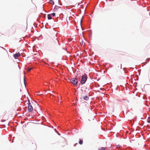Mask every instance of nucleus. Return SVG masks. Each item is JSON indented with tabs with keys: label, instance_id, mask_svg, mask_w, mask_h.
I'll use <instances>...</instances> for the list:
<instances>
[{
	"label": "nucleus",
	"instance_id": "nucleus-15",
	"mask_svg": "<svg viewBox=\"0 0 150 150\" xmlns=\"http://www.w3.org/2000/svg\"><path fill=\"white\" fill-rule=\"evenodd\" d=\"M52 15L54 16H55V13H52Z\"/></svg>",
	"mask_w": 150,
	"mask_h": 150
},
{
	"label": "nucleus",
	"instance_id": "nucleus-19",
	"mask_svg": "<svg viewBox=\"0 0 150 150\" xmlns=\"http://www.w3.org/2000/svg\"><path fill=\"white\" fill-rule=\"evenodd\" d=\"M53 4H54V2L53 1Z\"/></svg>",
	"mask_w": 150,
	"mask_h": 150
},
{
	"label": "nucleus",
	"instance_id": "nucleus-13",
	"mask_svg": "<svg viewBox=\"0 0 150 150\" xmlns=\"http://www.w3.org/2000/svg\"><path fill=\"white\" fill-rule=\"evenodd\" d=\"M80 41L81 45H83V42L82 40H80Z\"/></svg>",
	"mask_w": 150,
	"mask_h": 150
},
{
	"label": "nucleus",
	"instance_id": "nucleus-1",
	"mask_svg": "<svg viewBox=\"0 0 150 150\" xmlns=\"http://www.w3.org/2000/svg\"><path fill=\"white\" fill-rule=\"evenodd\" d=\"M48 42L51 45H54L58 42V40L55 36L51 35L49 36L47 38Z\"/></svg>",
	"mask_w": 150,
	"mask_h": 150
},
{
	"label": "nucleus",
	"instance_id": "nucleus-6",
	"mask_svg": "<svg viewBox=\"0 0 150 150\" xmlns=\"http://www.w3.org/2000/svg\"><path fill=\"white\" fill-rule=\"evenodd\" d=\"M20 55V54L18 52L16 54H15L13 56L15 58V59H16L18 57H19Z\"/></svg>",
	"mask_w": 150,
	"mask_h": 150
},
{
	"label": "nucleus",
	"instance_id": "nucleus-17",
	"mask_svg": "<svg viewBox=\"0 0 150 150\" xmlns=\"http://www.w3.org/2000/svg\"><path fill=\"white\" fill-rule=\"evenodd\" d=\"M77 144V143H76V144H75L74 145V146H76V144Z\"/></svg>",
	"mask_w": 150,
	"mask_h": 150
},
{
	"label": "nucleus",
	"instance_id": "nucleus-9",
	"mask_svg": "<svg viewBox=\"0 0 150 150\" xmlns=\"http://www.w3.org/2000/svg\"><path fill=\"white\" fill-rule=\"evenodd\" d=\"M47 18L48 19H52V17L51 16L50 14H48L47 15Z\"/></svg>",
	"mask_w": 150,
	"mask_h": 150
},
{
	"label": "nucleus",
	"instance_id": "nucleus-11",
	"mask_svg": "<svg viewBox=\"0 0 150 150\" xmlns=\"http://www.w3.org/2000/svg\"><path fill=\"white\" fill-rule=\"evenodd\" d=\"M58 8V9H59V8H60V9H61V8L60 7H59L58 6H56V7L54 8V11H56V10H55L56 9H57V8Z\"/></svg>",
	"mask_w": 150,
	"mask_h": 150
},
{
	"label": "nucleus",
	"instance_id": "nucleus-7",
	"mask_svg": "<svg viewBox=\"0 0 150 150\" xmlns=\"http://www.w3.org/2000/svg\"><path fill=\"white\" fill-rule=\"evenodd\" d=\"M119 54L122 55H125V52H119Z\"/></svg>",
	"mask_w": 150,
	"mask_h": 150
},
{
	"label": "nucleus",
	"instance_id": "nucleus-4",
	"mask_svg": "<svg viewBox=\"0 0 150 150\" xmlns=\"http://www.w3.org/2000/svg\"><path fill=\"white\" fill-rule=\"evenodd\" d=\"M81 98L87 101L89 99V97L86 95H85V93H82L81 94Z\"/></svg>",
	"mask_w": 150,
	"mask_h": 150
},
{
	"label": "nucleus",
	"instance_id": "nucleus-16",
	"mask_svg": "<svg viewBox=\"0 0 150 150\" xmlns=\"http://www.w3.org/2000/svg\"><path fill=\"white\" fill-rule=\"evenodd\" d=\"M23 80H24V84L25 85V78L24 77V78H23Z\"/></svg>",
	"mask_w": 150,
	"mask_h": 150
},
{
	"label": "nucleus",
	"instance_id": "nucleus-10",
	"mask_svg": "<svg viewBox=\"0 0 150 150\" xmlns=\"http://www.w3.org/2000/svg\"><path fill=\"white\" fill-rule=\"evenodd\" d=\"M79 143L80 144H83V141L81 139H80L79 142Z\"/></svg>",
	"mask_w": 150,
	"mask_h": 150
},
{
	"label": "nucleus",
	"instance_id": "nucleus-20",
	"mask_svg": "<svg viewBox=\"0 0 150 150\" xmlns=\"http://www.w3.org/2000/svg\"><path fill=\"white\" fill-rule=\"evenodd\" d=\"M121 67H120V69H121Z\"/></svg>",
	"mask_w": 150,
	"mask_h": 150
},
{
	"label": "nucleus",
	"instance_id": "nucleus-5",
	"mask_svg": "<svg viewBox=\"0 0 150 150\" xmlns=\"http://www.w3.org/2000/svg\"><path fill=\"white\" fill-rule=\"evenodd\" d=\"M71 82L74 86L76 85L78 82V80L75 78H72L71 80Z\"/></svg>",
	"mask_w": 150,
	"mask_h": 150
},
{
	"label": "nucleus",
	"instance_id": "nucleus-12",
	"mask_svg": "<svg viewBox=\"0 0 150 150\" xmlns=\"http://www.w3.org/2000/svg\"><path fill=\"white\" fill-rule=\"evenodd\" d=\"M147 122L148 123H150V117H148Z\"/></svg>",
	"mask_w": 150,
	"mask_h": 150
},
{
	"label": "nucleus",
	"instance_id": "nucleus-3",
	"mask_svg": "<svg viewBox=\"0 0 150 150\" xmlns=\"http://www.w3.org/2000/svg\"><path fill=\"white\" fill-rule=\"evenodd\" d=\"M87 77L86 76L83 75L82 76L81 83V84H84L86 81Z\"/></svg>",
	"mask_w": 150,
	"mask_h": 150
},
{
	"label": "nucleus",
	"instance_id": "nucleus-14",
	"mask_svg": "<svg viewBox=\"0 0 150 150\" xmlns=\"http://www.w3.org/2000/svg\"><path fill=\"white\" fill-rule=\"evenodd\" d=\"M33 69V68H30L28 70V71L29 72L30 71Z\"/></svg>",
	"mask_w": 150,
	"mask_h": 150
},
{
	"label": "nucleus",
	"instance_id": "nucleus-21",
	"mask_svg": "<svg viewBox=\"0 0 150 150\" xmlns=\"http://www.w3.org/2000/svg\"><path fill=\"white\" fill-rule=\"evenodd\" d=\"M34 144V145H35V143Z\"/></svg>",
	"mask_w": 150,
	"mask_h": 150
},
{
	"label": "nucleus",
	"instance_id": "nucleus-8",
	"mask_svg": "<svg viewBox=\"0 0 150 150\" xmlns=\"http://www.w3.org/2000/svg\"><path fill=\"white\" fill-rule=\"evenodd\" d=\"M105 149V148L104 147H102L99 148L98 149V150H104Z\"/></svg>",
	"mask_w": 150,
	"mask_h": 150
},
{
	"label": "nucleus",
	"instance_id": "nucleus-2",
	"mask_svg": "<svg viewBox=\"0 0 150 150\" xmlns=\"http://www.w3.org/2000/svg\"><path fill=\"white\" fill-rule=\"evenodd\" d=\"M28 107V110L29 112H32L33 110V108L30 105V102L29 99L28 100L27 102Z\"/></svg>",
	"mask_w": 150,
	"mask_h": 150
},
{
	"label": "nucleus",
	"instance_id": "nucleus-18",
	"mask_svg": "<svg viewBox=\"0 0 150 150\" xmlns=\"http://www.w3.org/2000/svg\"><path fill=\"white\" fill-rule=\"evenodd\" d=\"M81 23L82 22V20H81Z\"/></svg>",
	"mask_w": 150,
	"mask_h": 150
}]
</instances>
